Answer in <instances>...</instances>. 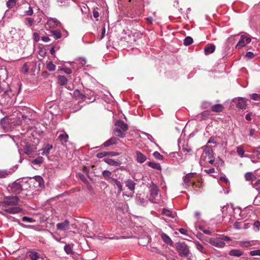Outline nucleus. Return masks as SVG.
<instances>
[{
	"label": "nucleus",
	"instance_id": "obj_61",
	"mask_svg": "<svg viewBox=\"0 0 260 260\" xmlns=\"http://www.w3.org/2000/svg\"><path fill=\"white\" fill-rule=\"evenodd\" d=\"M41 40L44 42H48L50 40V38L47 36L42 37Z\"/></svg>",
	"mask_w": 260,
	"mask_h": 260
},
{
	"label": "nucleus",
	"instance_id": "obj_20",
	"mask_svg": "<svg viewBox=\"0 0 260 260\" xmlns=\"http://www.w3.org/2000/svg\"><path fill=\"white\" fill-rule=\"evenodd\" d=\"M229 255L240 257L243 254V252L240 249H232L229 252Z\"/></svg>",
	"mask_w": 260,
	"mask_h": 260
},
{
	"label": "nucleus",
	"instance_id": "obj_4",
	"mask_svg": "<svg viewBox=\"0 0 260 260\" xmlns=\"http://www.w3.org/2000/svg\"><path fill=\"white\" fill-rule=\"evenodd\" d=\"M176 248L180 256L186 257L188 255L189 250L185 243H178L176 245Z\"/></svg>",
	"mask_w": 260,
	"mask_h": 260
},
{
	"label": "nucleus",
	"instance_id": "obj_21",
	"mask_svg": "<svg viewBox=\"0 0 260 260\" xmlns=\"http://www.w3.org/2000/svg\"><path fill=\"white\" fill-rule=\"evenodd\" d=\"M50 33L55 40L60 39L62 37L60 31L58 30L52 29L50 30Z\"/></svg>",
	"mask_w": 260,
	"mask_h": 260
},
{
	"label": "nucleus",
	"instance_id": "obj_19",
	"mask_svg": "<svg viewBox=\"0 0 260 260\" xmlns=\"http://www.w3.org/2000/svg\"><path fill=\"white\" fill-rule=\"evenodd\" d=\"M215 49V46L213 44L207 45L204 49L205 54L208 55L212 53Z\"/></svg>",
	"mask_w": 260,
	"mask_h": 260
},
{
	"label": "nucleus",
	"instance_id": "obj_17",
	"mask_svg": "<svg viewBox=\"0 0 260 260\" xmlns=\"http://www.w3.org/2000/svg\"><path fill=\"white\" fill-rule=\"evenodd\" d=\"M237 106L240 109H245L246 107V102L245 99L239 98L237 100Z\"/></svg>",
	"mask_w": 260,
	"mask_h": 260
},
{
	"label": "nucleus",
	"instance_id": "obj_40",
	"mask_svg": "<svg viewBox=\"0 0 260 260\" xmlns=\"http://www.w3.org/2000/svg\"><path fill=\"white\" fill-rule=\"evenodd\" d=\"M10 174V171L7 170H0V178H6Z\"/></svg>",
	"mask_w": 260,
	"mask_h": 260
},
{
	"label": "nucleus",
	"instance_id": "obj_5",
	"mask_svg": "<svg viewBox=\"0 0 260 260\" xmlns=\"http://www.w3.org/2000/svg\"><path fill=\"white\" fill-rule=\"evenodd\" d=\"M251 40V39L250 37H248L245 35H242L240 37V40L236 46V48L238 49H240L244 47L247 44L249 43Z\"/></svg>",
	"mask_w": 260,
	"mask_h": 260
},
{
	"label": "nucleus",
	"instance_id": "obj_47",
	"mask_svg": "<svg viewBox=\"0 0 260 260\" xmlns=\"http://www.w3.org/2000/svg\"><path fill=\"white\" fill-rule=\"evenodd\" d=\"M250 98L254 101L260 100V94L253 93L250 95Z\"/></svg>",
	"mask_w": 260,
	"mask_h": 260
},
{
	"label": "nucleus",
	"instance_id": "obj_62",
	"mask_svg": "<svg viewBox=\"0 0 260 260\" xmlns=\"http://www.w3.org/2000/svg\"><path fill=\"white\" fill-rule=\"evenodd\" d=\"M220 238H221V239H222V240L223 241H230L231 240L230 238L229 237H228V236H223Z\"/></svg>",
	"mask_w": 260,
	"mask_h": 260
},
{
	"label": "nucleus",
	"instance_id": "obj_29",
	"mask_svg": "<svg viewBox=\"0 0 260 260\" xmlns=\"http://www.w3.org/2000/svg\"><path fill=\"white\" fill-rule=\"evenodd\" d=\"M52 148V146L47 144L43 149H42V154L43 155H47L49 153L50 150Z\"/></svg>",
	"mask_w": 260,
	"mask_h": 260
},
{
	"label": "nucleus",
	"instance_id": "obj_54",
	"mask_svg": "<svg viewBox=\"0 0 260 260\" xmlns=\"http://www.w3.org/2000/svg\"><path fill=\"white\" fill-rule=\"evenodd\" d=\"M260 226V222L258 221H256L254 222L253 224V228L255 230H258Z\"/></svg>",
	"mask_w": 260,
	"mask_h": 260
},
{
	"label": "nucleus",
	"instance_id": "obj_48",
	"mask_svg": "<svg viewBox=\"0 0 260 260\" xmlns=\"http://www.w3.org/2000/svg\"><path fill=\"white\" fill-rule=\"evenodd\" d=\"M249 254L251 256H260V249L250 251Z\"/></svg>",
	"mask_w": 260,
	"mask_h": 260
},
{
	"label": "nucleus",
	"instance_id": "obj_56",
	"mask_svg": "<svg viewBox=\"0 0 260 260\" xmlns=\"http://www.w3.org/2000/svg\"><path fill=\"white\" fill-rule=\"evenodd\" d=\"M254 55L252 52H248L246 54V57L248 59H251L254 57Z\"/></svg>",
	"mask_w": 260,
	"mask_h": 260
},
{
	"label": "nucleus",
	"instance_id": "obj_27",
	"mask_svg": "<svg viewBox=\"0 0 260 260\" xmlns=\"http://www.w3.org/2000/svg\"><path fill=\"white\" fill-rule=\"evenodd\" d=\"M104 161L107 164L112 166H117L119 165V163L117 161L111 158H105L104 159Z\"/></svg>",
	"mask_w": 260,
	"mask_h": 260
},
{
	"label": "nucleus",
	"instance_id": "obj_55",
	"mask_svg": "<svg viewBox=\"0 0 260 260\" xmlns=\"http://www.w3.org/2000/svg\"><path fill=\"white\" fill-rule=\"evenodd\" d=\"M28 67L26 63H25L23 64V67L22 68V72L26 73L28 72Z\"/></svg>",
	"mask_w": 260,
	"mask_h": 260
},
{
	"label": "nucleus",
	"instance_id": "obj_9",
	"mask_svg": "<svg viewBox=\"0 0 260 260\" xmlns=\"http://www.w3.org/2000/svg\"><path fill=\"white\" fill-rule=\"evenodd\" d=\"M48 27L51 28H54L61 25L60 22L55 18H49L46 23Z\"/></svg>",
	"mask_w": 260,
	"mask_h": 260
},
{
	"label": "nucleus",
	"instance_id": "obj_13",
	"mask_svg": "<svg viewBox=\"0 0 260 260\" xmlns=\"http://www.w3.org/2000/svg\"><path fill=\"white\" fill-rule=\"evenodd\" d=\"M136 154L137 155V158L136 160L137 162L142 164L144 162H145L146 160V157L145 155L143 154L141 152L139 151H137L136 152Z\"/></svg>",
	"mask_w": 260,
	"mask_h": 260
},
{
	"label": "nucleus",
	"instance_id": "obj_10",
	"mask_svg": "<svg viewBox=\"0 0 260 260\" xmlns=\"http://www.w3.org/2000/svg\"><path fill=\"white\" fill-rule=\"evenodd\" d=\"M192 175V173H189L184 177L183 185L185 188H187L189 186Z\"/></svg>",
	"mask_w": 260,
	"mask_h": 260
},
{
	"label": "nucleus",
	"instance_id": "obj_31",
	"mask_svg": "<svg viewBox=\"0 0 260 260\" xmlns=\"http://www.w3.org/2000/svg\"><path fill=\"white\" fill-rule=\"evenodd\" d=\"M147 165L148 166H149L153 169H155L157 170H161V166L158 163L149 161V162H147Z\"/></svg>",
	"mask_w": 260,
	"mask_h": 260
},
{
	"label": "nucleus",
	"instance_id": "obj_43",
	"mask_svg": "<svg viewBox=\"0 0 260 260\" xmlns=\"http://www.w3.org/2000/svg\"><path fill=\"white\" fill-rule=\"evenodd\" d=\"M193 40L190 37H187L184 40V45L188 46L192 44Z\"/></svg>",
	"mask_w": 260,
	"mask_h": 260
},
{
	"label": "nucleus",
	"instance_id": "obj_8",
	"mask_svg": "<svg viewBox=\"0 0 260 260\" xmlns=\"http://www.w3.org/2000/svg\"><path fill=\"white\" fill-rule=\"evenodd\" d=\"M56 228L58 230L65 231L70 229V222L68 220H65L63 222L57 223Z\"/></svg>",
	"mask_w": 260,
	"mask_h": 260
},
{
	"label": "nucleus",
	"instance_id": "obj_7",
	"mask_svg": "<svg viewBox=\"0 0 260 260\" xmlns=\"http://www.w3.org/2000/svg\"><path fill=\"white\" fill-rule=\"evenodd\" d=\"M37 149V145L28 144L24 146L23 150L25 154L29 155L30 157H32V153L36 151Z\"/></svg>",
	"mask_w": 260,
	"mask_h": 260
},
{
	"label": "nucleus",
	"instance_id": "obj_44",
	"mask_svg": "<svg viewBox=\"0 0 260 260\" xmlns=\"http://www.w3.org/2000/svg\"><path fill=\"white\" fill-rule=\"evenodd\" d=\"M64 250L68 254H70L73 253V250L70 245H66L64 247Z\"/></svg>",
	"mask_w": 260,
	"mask_h": 260
},
{
	"label": "nucleus",
	"instance_id": "obj_53",
	"mask_svg": "<svg viewBox=\"0 0 260 260\" xmlns=\"http://www.w3.org/2000/svg\"><path fill=\"white\" fill-rule=\"evenodd\" d=\"M60 70L67 74H70L72 73V70L68 68H62Z\"/></svg>",
	"mask_w": 260,
	"mask_h": 260
},
{
	"label": "nucleus",
	"instance_id": "obj_59",
	"mask_svg": "<svg viewBox=\"0 0 260 260\" xmlns=\"http://www.w3.org/2000/svg\"><path fill=\"white\" fill-rule=\"evenodd\" d=\"M204 171L207 174H211L215 172V169L214 168H210L209 169H206Z\"/></svg>",
	"mask_w": 260,
	"mask_h": 260
},
{
	"label": "nucleus",
	"instance_id": "obj_58",
	"mask_svg": "<svg viewBox=\"0 0 260 260\" xmlns=\"http://www.w3.org/2000/svg\"><path fill=\"white\" fill-rule=\"evenodd\" d=\"M234 228L237 230H239L242 228V227L240 225V222H236L234 223Z\"/></svg>",
	"mask_w": 260,
	"mask_h": 260
},
{
	"label": "nucleus",
	"instance_id": "obj_63",
	"mask_svg": "<svg viewBox=\"0 0 260 260\" xmlns=\"http://www.w3.org/2000/svg\"><path fill=\"white\" fill-rule=\"evenodd\" d=\"M220 180L223 181L226 184H228L229 183V180L225 177H221L220 178Z\"/></svg>",
	"mask_w": 260,
	"mask_h": 260
},
{
	"label": "nucleus",
	"instance_id": "obj_6",
	"mask_svg": "<svg viewBox=\"0 0 260 260\" xmlns=\"http://www.w3.org/2000/svg\"><path fill=\"white\" fill-rule=\"evenodd\" d=\"M209 243L215 247L222 248L225 246V243L220 238H212L209 239Z\"/></svg>",
	"mask_w": 260,
	"mask_h": 260
},
{
	"label": "nucleus",
	"instance_id": "obj_3",
	"mask_svg": "<svg viewBox=\"0 0 260 260\" xmlns=\"http://www.w3.org/2000/svg\"><path fill=\"white\" fill-rule=\"evenodd\" d=\"M22 211V209L19 207L15 206V207H11L5 209H2L0 210V213L6 217L8 219L11 220L12 221H17L19 224L22 226H24V225L21 223H20L17 219H15L12 216L9 215L8 213L9 214H18L20 213Z\"/></svg>",
	"mask_w": 260,
	"mask_h": 260
},
{
	"label": "nucleus",
	"instance_id": "obj_24",
	"mask_svg": "<svg viewBox=\"0 0 260 260\" xmlns=\"http://www.w3.org/2000/svg\"><path fill=\"white\" fill-rule=\"evenodd\" d=\"M223 109V106L221 104H215L211 107V110L214 112H221Z\"/></svg>",
	"mask_w": 260,
	"mask_h": 260
},
{
	"label": "nucleus",
	"instance_id": "obj_12",
	"mask_svg": "<svg viewBox=\"0 0 260 260\" xmlns=\"http://www.w3.org/2000/svg\"><path fill=\"white\" fill-rule=\"evenodd\" d=\"M238 244L242 247H249L255 245L254 241H240L238 242Z\"/></svg>",
	"mask_w": 260,
	"mask_h": 260
},
{
	"label": "nucleus",
	"instance_id": "obj_51",
	"mask_svg": "<svg viewBox=\"0 0 260 260\" xmlns=\"http://www.w3.org/2000/svg\"><path fill=\"white\" fill-rule=\"evenodd\" d=\"M108 154H109V152H101V153H98L96 155V156L99 158H103V157L108 155Z\"/></svg>",
	"mask_w": 260,
	"mask_h": 260
},
{
	"label": "nucleus",
	"instance_id": "obj_1",
	"mask_svg": "<svg viewBox=\"0 0 260 260\" xmlns=\"http://www.w3.org/2000/svg\"><path fill=\"white\" fill-rule=\"evenodd\" d=\"M213 150L212 148L207 146H205L204 150L201 156V163H202V161L208 162L214 166H217L219 163L221 164L223 163L219 157L216 160L213 159Z\"/></svg>",
	"mask_w": 260,
	"mask_h": 260
},
{
	"label": "nucleus",
	"instance_id": "obj_36",
	"mask_svg": "<svg viewBox=\"0 0 260 260\" xmlns=\"http://www.w3.org/2000/svg\"><path fill=\"white\" fill-rule=\"evenodd\" d=\"M162 214L163 215H165L168 217H170L172 218L174 217V214L172 213L171 211L168 210L167 209L164 208L162 211Z\"/></svg>",
	"mask_w": 260,
	"mask_h": 260
},
{
	"label": "nucleus",
	"instance_id": "obj_45",
	"mask_svg": "<svg viewBox=\"0 0 260 260\" xmlns=\"http://www.w3.org/2000/svg\"><path fill=\"white\" fill-rule=\"evenodd\" d=\"M16 4V0H9L7 2V6L9 8H13Z\"/></svg>",
	"mask_w": 260,
	"mask_h": 260
},
{
	"label": "nucleus",
	"instance_id": "obj_41",
	"mask_svg": "<svg viewBox=\"0 0 260 260\" xmlns=\"http://www.w3.org/2000/svg\"><path fill=\"white\" fill-rule=\"evenodd\" d=\"M26 6L28 7V10L24 11V14L26 15L31 16L33 14V10L29 4H26Z\"/></svg>",
	"mask_w": 260,
	"mask_h": 260
},
{
	"label": "nucleus",
	"instance_id": "obj_37",
	"mask_svg": "<svg viewBox=\"0 0 260 260\" xmlns=\"http://www.w3.org/2000/svg\"><path fill=\"white\" fill-rule=\"evenodd\" d=\"M194 244L196 245V247L197 249L199 250L202 253H205V251H204V246L200 244L199 242H195Z\"/></svg>",
	"mask_w": 260,
	"mask_h": 260
},
{
	"label": "nucleus",
	"instance_id": "obj_22",
	"mask_svg": "<svg viewBox=\"0 0 260 260\" xmlns=\"http://www.w3.org/2000/svg\"><path fill=\"white\" fill-rule=\"evenodd\" d=\"M135 183L131 179H127L125 181L126 186L131 190L133 191L135 188Z\"/></svg>",
	"mask_w": 260,
	"mask_h": 260
},
{
	"label": "nucleus",
	"instance_id": "obj_23",
	"mask_svg": "<svg viewBox=\"0 0 260 260\" xmlns=\"http://www.w3.org/2000/svg\"><path fill=\"white\" fill-rule=\"evenodd\" d=\"M113 133L116 136L121 138H123L125 136V133L119 128H115L114 129Z\"/></svg>",
	"mask_w": 260,
	"mask_h": 260
},
{
	"label": "nucleus",
	"instance_id": "obj_16",
	"mask_svg": "<svg viewBox=\"0 0 260 260\" xmlns=\"http://www.w3.org/2000/svg\"><path fill=\"white\" fill-rule=\"evenodd\" d=\"M10 91L8 84L4 82L3 83H0V93L4 92L5 94H7Z\"/></svg>",
	"mask_w": 260,
	"mask_h": 260
},
{
	"label": "nucleus",
	"instance_id": "obj_30",
	"mask_svg": "<svg viewBox=\"0 0 260 260\" xmlns=\"http://www.w3.org/2000/svg\"><path fill=\"white\" fill-rule=\"evenodd\" d=\"M68 138L69 136L66 133L60 134L58 136V139L62 143L67 142Z\"/></svg>",
	"mask_w": 260,
	"mask_h": 260
},
{
	"label": "nucleus",
	"instance_id": "obj_39",
	"mask_svg": "<svg viewBox=\"0 0 260 260\" xmlns=\"http://www.w3.org/2000/svg\"><path fill=\"white\" fill-rule=\"evenodd\" d=\"M47 69L50 71H54L56 69V66L52 61H49L46 65Z\"/></svg>",
	"mask_w": 260,
	"mask_h": 260
},
{
	"label": "nucleus",
	"instance_id": "obj_33",
	"mask_svg": "<svg viewBox=\"0 0 260 260\" xmlns=\"http://www.w3.org/2000/svg\"><path fill=\"white\" fill-rule=\"evenodd\" d=\"M29 256L31 260H38L39 258L38 253L36 251H29Z\"/></svg>",
	"mask_w": 260,
	"mask_h": 260
},
{
	"label": "nucleus",
	"instance_id": "obj_32",
	"mask_svg": "<svg viewBox=\"0 0 260 260\" xmlns=\"http://www.w3.org/2000/svg\"><path fill=\"white\" fill-rule=\"evenodd\" d=\"M36 182L38 183V185L40 187L43 186L44 185V182L43 178L40 176H36L34 178Z\"/></svg>",
	"mask_w": 260,
	"mask_h": 260
},
{
	"label": "nucleus",
	"instance_id": "obj_60",
	"mask_svg": "<svg viewBox=\"0 0 260 260\" xmlns=\"http://www.w3.org/2000/svg\"><path fill=\"white\" fill-rule=\"evenodd\" d=\"M34 40L36 42H38L39 41V39H40V36H39V35L37 33V32H35L34 34Z\"/></svg>",
	"mask_w": 260,
	"mask_h": 260
},
{
	"label": "nucleus",
	"instance_id": "obj_34",
	"mask_svg": "<svg viewBox=\"0 0 260 260\" xmlns=\"http://www.w3.org/2000/svg\"><path fill=\"white\" fill-rule=\"evenodd\" d=\"M245 177L247 181H253L255 179V176L251 172L246 173Z\"/></svg>",
	"mask_w": 260,
	"mask_h": 260
},
{
	"label": "nucleus",
	"instance_id": "obj_38",
	"mask_svg": "<svg viewBox=\"0 0 260 260\" xmlns=\"http://www.w3.org/2000/svg\"><path fill=\"white\" fill-rule=\"evenodd\" d=\"M102 174L104 178L107 180H108V179L111 178L112 177V173L109 171L105 170L103 172Z\"/></svg>",
	"mask_w": 260,
	"mask_h": 260
},
{
	"label": "nucleus",
	"instance_id": "obj_57",
	"mask_svg": "<svg viewBox=\"0 0 260 260\" xmlns=\"http://www.w3.org/2000/svg\"><path fill=\"white\" fill-rule=\"evenodd\" d=\"M79 61L80 64L82 66H84L86 63V59L85 58L81 57L79 59Z\"/></svg>",
	"mask_w": 260,
	"mask_h": 260
},
{
	"label": "nucleus",
	"instance_id": "obj_25",
	"mask_svg": "<svg viewBox=\"0 0 260 260\" xmlns=\"http://www.w3.org/2000/svg\"><path fill=\"white\" fill-rule=\"evenodd\" d=\"M44 158L42 156H38L31 161V164L34 165H40L44 161Z\"/></svg>",
	"mask_w": 260,
	"mask_h": 260
},
{
	"label": "nucleus",
	"instance_id": "obj_50",
	"mask_svg": "<svg viewBox=\"0 0 260 260\" xmlns=\"http://www.w3.org/2000/svg\"><path fill=\"white\" fill-rule=\"evenodd\" d=\"M253 204L255 206H260V196H256L254 201Z\"/></svg>",
	"mask_w": 260,
	"mask_h": 260
},
{
	"label": "nucleus",
	"instance_id": "obj_15",
	"mask_svg": "<svg viewBox=\"0 0 260 260\" xmlns=\"http://www.w3.org/2000/svg\"><path fill=\"white\" fill-rule=\"evenodd\" d=\"M18 200V198L14 196L7 198L5 203L8 205H15L17 203Z\"/></svg>",
	"mask_w": 260,
	"mask_h": 260
},
{
	"label": "nucleus",
	"instance_id": "obj_49",
	"mask_svg": "<svg viewBox=\"0 0 260 260\" xmlns=\"http://www.w3.org/2000/svg\"><path fill=\"white\" fill-rule=\"evenodd\" d=\"M22 220L23 221L26 222H32L34 221V219L32 218L27 216H23Z\"/></svg>",
	"mask_w": 260,
	"mask_h": 260
},
{
	"label": "nucleus",
	"instance_id": "obj_2",
	"mask_svg": "<svg viewBox=\"0 0 260 260\" xmlns=\"http://www.w3.org/2000/svg\"><path fill=\"white\" fill-rule=\"evenodd\" d=\"M213 150L212 148L207 146H205L204 150L201 156V163H202V161L208 162L214 166H217L219 163L221 164L223 163L219 157L216 160L213 159Z\"/></svg>",
	"mask_w": 260,
	"mask_h": 260
},
{
	"label": "nucleus",
	"instance_id": "obj_42",
	"mask_svg": "<svg viewBox=\"0 0 260 260\" xmlns=\"http://www.w3.org/2000/svg\"><path fill=\"white\" fill-rule=\"evenodd\" d=\"M151 194L156 196L158 194V189L156 186L153 185L150 189Z\"/></svg>",
	"mask_w": 260,
	"mask_h": 260
},
{
	"label": "nucleus",
	"instance_id": "obj_64",
	"mask_svg": "<svg viewBox=\"0 0 260 260\" xmlns=\"http://www.w3.org/2000/svg\"><path fill=\"white\" fill-rule=\"evenodd\" d=\"M179 231L181 234H182L183 235H186V233H187L186 230L183 228L180 229Z\"/></svg>",
	"mask_w": 260,
	"mask_h": 260
},
{
	"label": "nucleus",
	"instance_id": "obj_11",
	"mask_svg": "<svg viewBox=\"0 0 260 260\" xmlns=\"http://www.w3.org/2000/svg\"><path fill=\"white\" fill-rule=\"evenodd\" d=\"M160 237L162 241L167 245L172 246L173 242L169 236L164 233H160Z\"/></svg>",
	"mask_w": 260,
	"mask_h": 260
},
{
	"label": "nucleus",
	"instance_id": "obj_18",
	"mask_svg": "<svg viewBox=\"0 0 260 260\" xmlns=\"http://www.w3.org/2000/svg\"><path fill=\"white\" fill-rule=\"evenodd\" d=\"M115 125L119 127L124 132L128 129V126L127 124L121 120L117 121L115 123Z\"/></svg>",
	"mask_w": 260,
	"mask_h": 260
},
{
	"label": "nucleus",
	"instance_id": "obj_26",
	"mask_svg": "<svg viewBox=\"0 0 260 260\" xmlns=\"http://www.w3.org/2000/svg\"><path fill=\"white\" fill-rule=\"evenodd\" d=\"M237 152L240 157H246V156L244 155L245 150L243 145H240L237 147Z\"/></svg>",
	"mask_w": 260,
	"mask_h": 260
},
{
	"label": "nucleus",
	"instance_id": "obj_28",
	"mask_svg": "<svg viewBox=\"0 0 260 260\" xmlns=\"http://www.w3.org/2000/svg\"><path fill=\"white\" fill-rule=\"evenodd\" d=\"M57 78L58 83L61 85H64L68 82V79L64 76L59 75Z\"/></svg>",
	"mask_w": 260,
	"mask_h": 260
},
{
	"label": "nucleus",
	"instance_id": "obj_52",
	"mask_svg": "<svg viewBox=\"0 0 260 260\" xmlns=\"http://www.w3.org/2000/svg\"><path fill=\"white\" fill-rule=\"evenodd\" d=\"M115 184L117 186V187L118 188L119 192L122 191L123 190V188H122V185L121 183L118 180L117 181H116Z\"/></svg>",
	"mask_w": 260,
	"mask_h": 260
},
{
	"label": "nucleus",
	"instance_id": "obj_46",
	"mask_svg": "<svg viewBox=\"0 0 260 260\" xmlns=\"http://www.w3.org/2000/svg\"><path fill=\"white\" fill-rule=\"evenodd\" d=\"M153 156L157 159L158 160H162L163 159V156L162 155H161L157 151H155L153 153Z\"/></svg>",
	"mask_w": 260,
	"mask_h": 260
},
{
	"label": "nucleus",
	"instance_id": "obj_14",
	"mask_svg": "<svg viewBox=\"0 0 260 260\" xmlns=\"http://www.w3.org/2000/svg\"><path fill=\"white\" fill-rule=\"evenodd\" d=\"M117 143V139L116 137H113L104 143L103 146L104 147H108Z\"/></svg>",
	"mask_w": 260,
	"mask_h": 260
},
{
	"label": "nucleus",
	"instance_id": "obj_35",
	"mask_svg": "<svg viewBox=\"0 0 260 260\" xmlns=\"http://www.w3.org/2000/svg\"><path fill=\"white\" fill-rule=\"evenodd\" d=\"M34 22V19L30 17H27L24 19V24L28 27H30Z\"/></svg>",
	"mask_w": 260,
	"mask_h": 260
}]
</instances>
